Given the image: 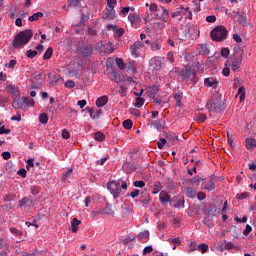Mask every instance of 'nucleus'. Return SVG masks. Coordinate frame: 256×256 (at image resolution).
Returning a JSON list of instances; mask_svg holds the SVG:
<instances>
[{"label": "nucleus", "instance_id": "25", "mask_svg": "<svg viewBox=\"0 0 256 256\" xmlns=\"http://www.w3.org/2000/svg\"><path fill=\"white\" fill-rule=\"evenodd\" d=\"M195 121H197L198 123H205V121H207V115L203 113H198L195 115Z\"/></svg>", "mask_w": 256, "mask_h": 256}, {"label": "nucleus", "instance_id": "27", "mask_svg": "<svg viewBox=\"0 0 256 256\" xmlns=\"http://www.w3.org/2000/svg\"><path fill=\"white\" fill-rule=\"evenodd\" d=\"M6 90L8 93H11V95H14L15 97H17V95H19V89L15 88L11 85H7Z\"/></svg>", "mask_w": 256, "mask_h": 256}, {"label": "nucleus", "instance_id": "38", "mask_svg": "<svg viewBox=\"0 0 256 256\" xmlns=\"http://www.w3.org/2000/svg\"><path fill=\"white\" fill-rule=\"evenodd\" d=\"M115 62H116V65L119 67V69L121 70V71H123L124 69H125V61H123V59L122 58H116L115 59Z\"/></svg>", "mask_w": 256, "mask_h": 256}, {"label": "nucleus", "instance_id": "44", "mask_svg": "<svg viewBox=\"0 0 256 256\" xmlns=\"http://www.w3.org/2000/svg\"><path fill=\"white\" fill-rule=\"evenodd\" d=\"M10 233H12V235H15L16 237H21V235H23V231L15 228V227L10 228Z\"/></svg>", "mask_w": 256, "mask_h": 256}, {"label": "nucleus", "instance_id": "52", "mask_svg": "<svg viewBox=\"0 0 256 256\" xmlns=\"http://www.w3.org/2000/svg\"><path fill=\"white\" fill-rule=\"evenodd\" d=\"M229 53H231L229 48H222L220 55L221 57H224L225 59H227V57H229Z\"/></svg>", "mask_w": 256, "mask_h": 256}, {"label": "nucleus", "instance_id": "40", "mask_svg": "<svg viewBox=\"0 0 256 256\" xmlns=\"http://www.w3.org/2000/svg\"><path fill=\"white\" fill-rule=\"evenodd\" d=\"M138 239H139L140 241H143V239H149V230H145V231H143V232H140V233L138 234Z\"/></svg>", "mask_w": 256, "mask_h": 256}, {"label": "nucleus", "instance_id": "15", "mask_svg": "<svg viewBox=\"0 0 256 256\" xmlns=\"http://www.w3.org/2000/svg\"><path fill=\"white\" fill-rule=\"evenodd\" d=\"M116 15H115V7L112 8H106L104 10V19H115Z\"/></svg>", "mask_w": 256, "mask_h": 256}, {"label": "nucleus", "instance_id": "5", "mask_svg": "<svg viewBox=\"0 0 256 256\" xmlns=\"http://www.w3.org/2000/svg\"><path fill=\"white\" fill-rule=\"evenodd\" d=\"M211 107V111L214 113H221V111H225V102L221 100V97L214 98L210 103L206 106Z\"/></svg>", "mask_w": 256, "mask_h": 256}, {"label": "nucleus", "instance_id": "43", "mask_svg": "<svg viewBox=\"0 0 256 256\" xmlns=\"http://www.w3.org/2000/svg\"><path fill=\"white\" fill-rule=\"evenodd\" d=\"M237 95H240V101H245V87L244 86L239 87Z\"/></svg>", "mask_w": 256, "mask_h": 256}, {"label": "nucleus", "instance_id": "61", "mask_svg": "<svg viewBox=\"0 0 256 256\" xmlns=\"http://www.w3.org/2000/svg\"><path fill=\"white\" fill-rule=\"evenodd\" d=\"M251 231H253V228L251 227V225L247 224L246 228L243 231V235L245 237H247V235H249V233H251Z\"/></svg>", "mask_w": 256, "mask_h": 256}, {"label": "nucleus", "instance_id": "50", "mask_svg": "<svg viewBox=\"0 0 256 256\" xmlns=\"http://www.w3.org/2000/svg\"><path fill=\"white\" fill-rule=\"evenodd\" d=\"M248 197H249V192H243L241 194L236 195V199H238V201H243V199H247Z\"/></svg>", "mask_w": 256, "mask_h": 256}, {"label": "nucleus", "instance_id": "53", "mask_svg": "<svg viewBox=\"0 0 256 256\" xmlns=\"http://www.w3.org/2000/svg\"><path fill=\"white\" fill-rule=\"evenodd\" d=\"M198 249L202 251V253H207L209 251V246L205 243L199 244Z\"/></svg>", "mask_w": 256, "mask_h": 256}, {"label": "nucleus", "instance_id": "41", "mask_svg": "<svg viewBox=\"0 0 256 256\" xmlns=\"http://www.w3.org/2000/svg\"><path fill=\"white\" fill-rule=\"evenodd\" d=\"M163 189V186H161V183L160 182H156L154 184V188H153V195H157V193H159V191H161Z\"/></svg>", "mask_w": 256, "mask_h": 256}, {"label": "nucleus", "instance_id": "30", "mask_svg": "<svg viewBox=\"0 0 256 256\" xmlns=\"http://www.w3.org/2000/svg\"><path fill=\"white\" fill-rule=\"evenodd\" d=\"M50 57H53V47H48L44 53L43 59L44 61L49 60Z\"/></svg>", "mask_w": 256, "mask_h": 256}, {"label": "nucleus", "instance_id": "34", "mask_svg": "<svg viewBox=\"0 0 256 256\" xmlns=\"http://www.w3.org/2000/svg\"><path fill=\"white\" fill-rule=\"evenodd\" d=\"M188 211L192 213V215H199L201 212L199 211V206L192 205L188 208Z\"/></svg>", "mask_w": 256, "mask_h": 256}, {"label": "nucleus", "instance_id": "56", "mask_svg": "<svg viewBox=\"0 0 256 256\" xmlns=\"http://www.w3.org/2000/svg\"><path fill=\"white\" fill-rule=\"evenodd\" d=\"M134 187H139L140 189H143L145 187V181L143 180H137L133 183Z\"/></svg>", "mask_w": 256, "mask_h": 256}, {"label": "nucleus", "instance_id": "39", "mask_svg": "<svg viewBox=\"0 0 256 256\" xmlns=\"http://www.w3.org/2000/svg\"><path fill=\"white\" fill-rule=\"evenodd\" d=\"M39 52H37V50H28L26 52V57H28V59H35V57H37Z\"/></svg>", "mask_w": 256, "mask_h": 256}, {"label": "nucleus", "instance_id": "22", "mask_svg": "<svg viewBox=\"0 0 256 256\" xmlns=\"http://www.w3.org/2000/svg\"><path fill=\"white\" fill-rule=\"evenodd\" d=\"M128 21H130L131 25H135V23H139V21H141V16H139L137 13L129 14Z\"/></svg>", "mask_w": 256, "mask_h": 256}, {"label": "nucleus", "instance_id": "46", "mask_svg": "<svg viewBox=\"0 0 256 256\" xmlns=\"http://www.w3.org/2000/svg\"><path fill=\"white\" fill-rule=\"evenodd\" d=\"M26 107H34L35 100L33 98L26 97V101L24 102Z\"/></svg>", "mask_w": 256, "mask_h": 256}, {"label": "nucleus", "instance_id": "16", "mask_svg": "<svg viewBox=\"0 0 256 256\" xmlns=\"http://www.w3.org/2000/svg\"><path fill=\"white\" fill-rule=\"evenodd\" d=\"M246 149L248 151H253L256 148V139L255 138H246L245 140Z\"/></svg>", "mask_w": 256, "mask_h": 256}, {"label": "nucleus", "instance_id": "54", "mask_svg": "<svg viewBox=\"0 0 256 256\" xmlns=\"http://www.w3.org/2000/svg\"><path fill=\"white\" fill-rule=\"evenodd\" d=\"M125 68L128 69V71H132V73L137 72V68L133 66V63L129 62L125 64Z\"/></svg>", "mask_w": 256, "mask_h": 256}, {"label": "nucleus", "instance_id": "1", "mask_svg": "<svg viewBox=\"0 0 256 256\" xmlns=\"http://www.w3.org/2000/svg\"><path fill=\"white\" fill-rule=\"evenodd\" d=\"M33 38V30L26 29L20 31L14 38L12 45L14 49H21V47H25L29 41Z\"/></svg>", "mask_w": 256, "mask_h": 256}, {"label": "nucleus", "instance_id": "48", "mask_svg": "<svg viewBox=\"0 0 256 256\" xmlns=\"http://www.w3.org/2000/svg\"><path fill=\"white\" fill-rule=\"evenodd\" d=\"M203 225H206V227H209L211 229V227H213L215 223H213V220H211L210 218H204Z\"/></svg>", "mask_w": 256, "mask_h": 256}, {"label": "nucleus", "instance_id": "4", "mask_svg": "<svg viewBox=\"0 0 256 256\" xmlns=\"http://www.w3.org/2000/svg\"><path fill=\"white\" fill-rule=\"evenodd\" d=\"M107 189L113 195V199H118L119 195H121V182L112 180L107 183Z\"/></svg>", "mask_w": 256, "mask_h": 256}, {"label": "nucleus", "instance_id": "60", "mask_svg": "<svg viewBox=\"0 0 256 256\" xmlns=\"http://www.w3.org/2000/svg\"><path fill=\"white\" fill-rule=\"evenodd\" d=\"M11 133V129H6L5 126L0 127V135H9Z\"/></svg>", "mask_w": 256, "mask_h": 256}, {"label": "nucleus", "instance_id": "59", "mask_svg": "<svg viewBox=\"0 0 256 256\" xmlns=\"http://www.w3.org/2000/svg\"><path fill=\"white\" fill-rule=\"evenodd\" d=\"M65 87L67 89H73L75 87V81L73 80H68L65 82Z\"/></svg>", "mask_w": 256, "mask_h": 256}, {"label": "nucleus", "instance_id": "17", "mask_svg": "<svg viewBox=\"0 0 256 256\" xmlns=\"http://www.w3.org/2000/svg\"><path fill=\"white\" fill-rule=\"evenodd\" d=\"M98 213L100 215H113V213H115V212H113V208H112L111 204L106 203L105 208H103L102 210L98 211Z\"/></svg>", "mask_w": 256, "mask_h": 256}, {"label": "nucleus", "instance_id": "9", "mask_svg": "<svg viewBox=\"0 0 256 256\" xmlns=\"http://www.w3.org/2000/svg\"><path fill=\"white\" fill-rule=\"evenodd\" d=\"M217 181H219V177L212 175L209 182L205 184L204 189H206V191H215V183H217Z\"/></svg>", "mask_w": 256, "mask_h": 256}, {"label": "nucleus", "instance_id": "55", "mask_svg": "<svg viewBox=\"0 0 256 256\" xmlns=\"http://www.w3.org/2000/svg\"><path fill=\"white\" fill-rule=\"evenodd\" d=\"M81 0H68V5L70 7H79Z\"/></svg>", "mask_w": 256, "mask_h": 256}, {"label": "nucleus", "instance_id": "42", "mask_svg": "<svg viewBox=\"0 0 256 256\" xmlns=\"http://www.w3.org/2000/svg\"><path fill=\"white\" fill-rule=\"evenodd\" d=\"M86 21H89V17L85 16V14H82L80 22L76 26L77 27H85V22Z\"/></svg>", "mask_w": 256, "mask_h": 256}, {"label": "nucleus", "instance_id": "36", "mask_svg": "<svg viewBox=\"0 0 256 256\" xmlns=\"http://www.w3.org/2000/svg\"><path fill=\"white\" fill-rule=\"evenodd\" d=\"M124 129H133V121L131 119L124 120L122 123Z\"/></svg>", "mask_w": 256, "mask_h": 256}, {"label": "nucleus", "instance_id": "3", "mask_svg": "<svg viewBox=\"0 0 256 256\" xmlns=\"http://www.w3.org/2000/svg\"><path fill=\"white\" fill-rule=\"evenodd\" d=\"M210 35L213 41L221 42L227 39V35H229V32L227 31V28H225V26H217L210 32Z\"/></svg>", "mask_w": 256, "mask_h": 256}, {"label": "nucleus", "instance_id": "23", "mask_svg": "<svg viewBox=\"0 0 256 256\" xmlns=\"http://www.w3.org/2000/svg\"><path fill=\"white\" fill-rule=\"evenodd\" d=\"M164 137L166 139H168V141H175L178 139L177 134L173 133V132H167V131H163Z\"/></svg>", "mask_w": 256, "mask_h": 256}, {"label": "nucleus", "instance_id": "28", "mask_svg": "<svg viewBox=\"0 0 256 256\" xmlns=\"http://www.w3.org/2000/svg\"><path fill=\"white\" fill-rule=\"evenodd\" d=\"M39 121L40 123H42V125H47V123L49 122V116L47 115V113H41L39 115Z\"/></svg>", "mask_w": 256, "mask_h": 256}, {"label": "nucleus", "instance_id": "64", "mask_svg": "<svg viewBox=\"0 0 256 256\" xmlns=\"http://www.w3.org/2000/svg\"><path fill=\"white\" fill-rule=\"evenodd\" d=\"M62 138H64V139H70L71 138V134L69 133V131H67V129L62 130Z\"/></svg>", "mask_w": 256, "mask_h": 256}, {"label": "nucleus", "instance_id": "63", "mask_svg": "<svg viewBox=\"0 0 256 256\" xmlns=\"http://www.w3.org/2000/svg\"><path fill=\"white\" fill-rule=\"evenodd\" d=\"M2 158L5 159V161H8V159H11V152L9 151H5V152H2Z\"/></svg>", "mask_w": 256, "mask_h": 256}, {"label": "nucleus", "instance_id": "49", "mask_svg": "<svg viewBox=\"0 0 256 256\" xmlns=\"http://www.w3.org/2000/svg\"><path fill=\"white\" fill-rule=\"evenodd\" d=\"M73 175V169H68L67 172L62 176V181L65 182L69 177Z\"/></svg>", "mask_w": 256, "mask_h": 256}, {"label": "nucleus", "instance_id": "62", "mask_svg": "<svg viewBox=\"0 0 256 256\" xmlns=\"http://www.w3.org/2000/svg\"><path fill=\"white\" fill-rule=\"evenodd\" d=\"M165 143H167V140L165 138H161L157 143L158 149H163V147H165Z\"/></svg>", "mask_w": 256, "mask_h": 256}, {"label": "nucleus", "instance_id": "13", "mask_svg": "<svg viewBox=\"0 0 256 256\" xmlns=\"http://www.w3.org/2000/svg\"><path fill=\"white\" fill-rule=\"evenodd\" d=\"M139 203L142 205H149V203H151V195H149L147 192H142L140 194Z\"/></svg>", "mask_w": 256, "mask_h": 256}, {"label": "nucleus", "instance_id": "45", "mask_svg": "<svg viewBox=\"0 0 256 256\" xmlns=\"http://www.w3.org/2000/svg\"><path fill=\"white\" fill-rule=\"evenodd\" d=\"M205 181V179L199 177V176H194L193 178L190 179V183H192L193 185H195V183H197V185H199V183Z\"/></svg>", "mask_w": 256, "mask_h": 256}, {"label": "nucleus", "instance_id": "10", "mask_svg": "<svg viewBox=\"0 0 256 256\" xmlns=\"http://www.w3.org/2000/svg\"><path fill=\"white\" fill-rule=\"evenodd\" d=\"M204 85L205 87H212V89H217L219 81H217V79L214 77H209L204 79Z\"/></svg>", "mask_w": 256, "mask_h": 256}, {"label": "nucleus", "instance_id": "2", "mask_svg": "<svg viewBox=\"0 0 256 256\" xmlns=\"http://www.w3.org/2000/svg\"><path fill=\"white\" fill-rule=\"evenodd\" d=\"M180 76L186 83H190L191 85H196L199 81V78H197V70L191 68V66H184L180 71Z\"/></svg>", "mask_w": 256, "mask_h": 256}, {"label": "nucleus", "instance_id": "35", "mask_svg": "<svg viewBox=\"0 0 256 256\" xmlns=\"http://www.w3.org/2000/svg\"><path fill=\"white\" fill-rule=\"evenodd\" d=\"M143 105H145V98L137 97L135 102V107H137V109H141Z\"/></svg>", "mask_w": 256, "mask_h": 256}, {"label": "nucleus", "instance_id": "18", "mask_svg": "<svg viewBox=\"0 0 256 256\" xmlns=\"http://www.w3.org/2000/svg\"><path fill=\"white\" fill-rule=\"evenodd\" d=\"M159 95V86L153 85L148 89V97H157Z\"/></svg>", "mask_w": 256, "mask_h": 256}, {"label": "nucleus", "instance_id": "37", "mask_svg": "<svg viewBox=\"0 0 256 256\" xmlns=\"http://www.w3.org/2000/svg\"><path fill=\"white\" fill-rule=\"evenodd\" d=\"M174 99L176 101L177 107H181V100L183 99V93H175Z\"/></svg>", "mask_w": 256, "mask_h": 256}, {"label": "nucleus", "instance_id": "26", "mask_svg": "<svg viewBox=\"0 0 256 256\" xmlns=\"http://www.w3.org/2000/svg\"><path fill=\"white\" fill-rule=\"evenodd\" d=\"M43 17V12H37L34 13L32 16H29L28 21L33 22V21H39Z\"/></svg>", "mask_w": 256, "mask_h": 256}, {"label": "nucleus", "instance_id": "8", "mask_svg": "<svg viewBox=\"0 0 256 256\" xmlns=\"http://www.w3.org/2000/svg\"><path fill=\"white\" fill-rule=\"evenodd\" d=\"M77 50L79 51V53H81L82 57H91V55H93V46L91 45H87V46H78Z\"/></svg>", "mask_w": 256, "mask_h": 256}, {"label": "nucleus", "instance_id": "20", "mask_svg": "<svg viewBox=\"0 0 256 256\" xmlns=\"http://www.w3.org/2000/svg\"><path fill=\"white\" fill-rule=\"evenodd\" d=\"M184 194L186 197H189V199H195V195H197V191L193 189V187H186L184 190Z\"/></svg>", "mask_w": 256, "mask_h": 256}, {"label": "nucleus", "instance_id": "14", "mask_svg": "<svg viewBox=\"0 0 256 256\" xmlns=\"http://www.w3.org/2000/svg\"><path fill=\"white\" fill-rule=\"evenodd\" d=\"M25 101H27V97L18 98L14 100L12 107L14 109H23V107L25 106Z\"/></svg>", "mask_w": 256, "mask_h": 256}, {"label": "nucleus", "instance_id": "6", "mask_svg": "<svg viewBox=\"0 0 256 256\" xmlns=\"http://www.w3.org/2000/svg\"><path fill=\"white\" fill-rule=\"evenodd\" d=\"M243 55H245V48L236 46L234 48V54L231 57L232 64L241 65L243 61Z\"/></svg>", "mask_w": 256, "mask_h": 256}, {"label": "nucleus", "instance_id": "47", "mask_svg": "<svg viewBox=\"0 0 256 256\" xmlns=\"http://www.w3.org/2000/svg\"><path fill=\"white\" fill-rule=\"evenodd\" d=\"M41 192L39 186H31L30 193L31 195L37 196Z\"/></svg>", "mask_w": 256, "mask_h": 256}, {"label": "nucleus", "instance_id": "32", "mask_svg": "<svg viewBox=\"0 0 256 256\" xmlns=\"http://www.w3.org/2000/svg\"><path fill=\"white\" fill-rule=\"evenodd\" d=\"M17 196L15 195V194H13V193H10V194H6V195H4V197H3V201H5L6 203H9V202H11V201H15V198H16Z\"/></svg>", "mask_w": 256, "mask_h": 256}, {"label": "nucleus", "instance_id": "31", "mask_svg": "<svg viewBox=\"0 0 256 256\" xmlns=\"http://www.w3.org/2000/svg\"><path fill=\"white\" fill-rule=\"evenodd\" d=\"M236 15L241 25H243V27H247V17L241 15L239 12H236Z\"/></svg>", "mask_w": 256, "mask_h": 256}, {"label": "nucleus", "instance_id": "58", "mask_svg": "<svg viewBox=\"0 0 256 256\" xmlns=\"http://www.w3.org/2000/svg\"><path fill=\"white\" fill-rule=\"evenodd\" d=\"M135 239H136L135 236L126 237L123 239L122 243L123 245H129V243H131V241H135Z\"/></svg>", "mask_w": 256, "mask_h": 256}, {"label": "nucleus", "instance_id": "7", "mask_svg": "<svg viewBox=\"0 0 256 256\" xmlns=\"http://www.w3.org/2000/svg\"><path fill=\"white\" fill-rule=\"evenodd\" d=\"M203 213L205 215H210L211 217H217V215H219V213H221V209H219L217 206H215V204H213L207 208H204Z\"/></svg>", "mask_w": 256, "mask_h": 256}, {"label": "nucleus", "instance_id": "21", "mask_svg": "<svg viewBox=\"0 0 256 256\" xmlns=\"http://www.w3.org/2000/svg\"><path fill=\"white\" fill-rule=\"evenodd\" d=\"M79 225H81V220L73 218L71 221L72 233H77V231L79 230Z\"/></svg>", "mask_w": 256, "mask_h": 256}, {"label": "nucleus", "instance_id": "12", "mask_svg": "<svg viewBox=\"0 0 256 256\" xmlns=\"http://www.w3.org/2000/svg\"><path fill=\"white\" fill-rule=\"evenodd\" d=\"M162 67H165V58L157 57L154 59V71H159V69H162Z\"/></svg>", "mask_w": 256, "mask_h": 256}, {"label": "nucleus", "instance_id": "33", "mask_svg": "<svg viewBox=\"0 0 256 256\" xmlns=\"http://www.w3.org/2000/svg\"><path fill=\"white\" fill-rule=\"evenodd\" d=\"M29 202L33 203V200L29 199V197H24L21 200H19L18 205L20 208L25 207V205H27V203H29Z\"/></svg>", "mask_w": 256, "mask_h": 256}, {"label": "nucleus", "instance_id": "29", "mask_svg": "<svg viewBox=\"0 0 256 256\" xmlns=\"http://www.w3.org/2000/svg\"><path fill=\"white\" fill-rule=\"evenodd\" d=\"M95 141H99L100 143L105 141V134L103 132L98 131L94 134Z\"/></svg>", "mask_w": 256, "mask_h": 256}, {"label": "nucleus", "instance_id": "51", "mask_svg": "<svg viewBox=\"0 0 256 256\" xmlns=\"http://www.w3.org/2000/svg\"><path fill=\"white\" fill-rule=\"evenodd\" d=\"M150 125H152V127H155V129H161L163 128V124H161V120L159 121H151Z\"/></svg>", "mask_w": 256, "mask_h": 256}, {"label": "nucleus", "instance_id": "57", "mask_svg": "<svg viewBox=\"0 0 256 256\" xmlns=\"http://www.w3.org/2000/svg\"><path fill=\"white\" fill-rule=\"evenodd\" d=\"M139 49L134 47L133 45L130 47L131 55L133 57H139Z\"/></svg>", "mask_w": 256, "mask_h": 256}, {"label": "nucleus", "instance_id": "24", "mask_svg": "<svg viewBox=\"0 0 256 256\" xmlns=\"http://www.w3.org/2000/svg\"><path fill=\"white\" fill-rule=\"evenodd\" d=\"M161 203H169L171 200V196H169V193L167 192H161L159 195Z\"/></svg>", "mask_w": 256, "mask_h": 256}, {"label": "nucleus", "instance_id": "19", "mask_svg": "<svg viewBox=\"0 0 256 256\" xmlns=\"http://www.w3.org/2000/svg\"><path fill=\"white\" fill-rule=\"evenodd\" d=\"M109 101V97L108 96H101L96 100V106L97 107H105V105H107Z\"/></svg>", "mask_w": 256, "mask_h": 256}, {"label": "nucleus", "instance_id": "11", "mask_svg": "<svg viewBox=\"0 0 256 256\" xmlns=\"http://www.w3.org/2000/svg\"><path fill=\"white\" fill-rule=\"evenodd\" d=\"M109 79L111 81H114V83H121L123 81V78H121V74L117 72V70H112L111 72L108 73Z\"/></svg>", "mask_w": 256, "mask_h": 256}]
</instances>
